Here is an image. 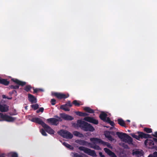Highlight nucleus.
Segmentation results:
<instances>
[{"label":"nucleus","instance_id":"obj_17","mask_svg":"<svg viewBox=\"0 0 157 157\" xmlns=\"http://www.w3.org/2000/svg\"><path fill=\"white\" fill-rule=\"evenodd\" d=\"M76 142L77 143L83 145H89L91 144V143L88 142L86 141L80 140H76Z\"/></svg>","mask_w":157,"mask_h":157},{"label":"nucleus","instance_id":"obj_20","mask_svg":"<svg viewBox=\"0 0 157 157\" xmlns=\"http://www.w3.org/2000/svg\"><path fill=\"white\" fill-rule=\"evenodd\" d=\"M117 122L118 124L120 126L122 127H124L125 128L127 127V126L126 125L124 121L122 118H120L118 119Z\"/></svg>","mask_w":157,"mask_h":157},{"label":"nucleus","instance_id":"obj_49","mask_svg":"<svg viewBox=\"0 0 157 157\" xmlns=\"http://www.w3.org/2000/svg\"><path fill=\"white\" fill-rule=\"evenodd\" d=\"M154 157H157V151H155L154 153Z\"/></svg>","mask_w":157,"mask_h":157},{"label":"nucleus","instance_id":"obj_39","mask_svg":"<svg viewBox=\"0 0 157 157\" xmlns=\"http://www.w3.org/2000/svg\"><path fill=\"white\" fill-rule=\"evenodd\" d=\"M79 134L80 132L77 131H75L73 132V134L74 135L77 136H79Z\"/></svg>","mask_w":157,"mask_h":157},{"label":"nucleus","instance_id":"obj_9","mask_svg":"<svg viewBox=\"0 0 157 157\" xmlns=\"http://www.w3.org/2000/svg\"><path fill=\"white\" fill-rule=\"evenodd\" d=\"M1 117L3 120L8 122H13L14 121L16 118L13 117L8 115L1 114Z\"/></svg>","mask_w":157,"mask_h":157},{"label":"nucleus","instance_id":"obj_40","mask_svg":"<svg viewBox=\"0 0 157 157\" xmlns=\"http://www.w3.org/2000/svg\"><path fill=\"white\" fill-rule=\"evenodd\" d=\"M111 157H117L116 154L113 152L112 151L110 154L109 155Z\"/></svg>","mask_w":157,"mask_h":157},{"label":"nucleus","instance_id":"obj_3","mask_svg":"<svg viewBox=\"0 0 157 157\" xmlns=\"http://www.w3.org/2000/svg\"><path fill=\"white\" fill-rule=\"evenodd\" d=\"M137 133L138 134V136L135 135L134 133H132L131 134L132 136L137 140H139L140 138H151V136L150 135L145 133L142 132H138Z\"/></svg>","mask_w":157,"mask_h":157},{"label":"nucleus","instance_id":"obj_16","mask_svg":"<svg viewBox=\"0 0 157 157\" xmlns=\"http://www.w3.org/2000/svg\"><path fill=\"white\" fill-rule=\"evenodd\" d=\"M28 98L29 101L32 104L36 103L37 102L36 99L35 97L30 94H28Z\"/></svg>","mask_w":157,"mask_h":157},{"label":"nucleus","instance_id":"obj_58","mask_svg":"<svg viewBox=\"0 0 157 157\" xmlns=\"http://www.w3.org/2000/svg\"><path fill=\"white\" fill-rule=\"evenodd\" d=\"M128 132H130V130H128Z\"/></svg>","mask_w":157,"mask_h":157},{"label":"nucleus","instance_id":"obj_53","mask_svg":"<svg viewBox=\"0 0 157 157\" xmlns=\"http://www.w3.org/2000/svg\"><path fill=\"white\" fill-rule=\"evenodd\" d=\"M39 91H44V90L43 89H39Z\"/></svg>","mask_w":157,"mask_h":157},{"label":"nucleus","instance_id":"obj_50","mask_svg":"<svg viewBox=\"0 0 157 157\" xmlns=\"http://www.w3.org/2000/svg\"><path fill=\"white\" fill-rule=\"evenodd\" d=\"M0 157H5V154L3 153L0 154Z\"/></svg>","mask_w":157,"mask_h":157},{"label":"nucleus","instance_id":"obj_54","mask_svg":"<svg viewBox=\"0 0 157 157\" xmlns=\"http://www.w3.org/2000/svg\"><path fill=\"white\" fill-rule=\"evenodd\" d=\"M148 157H154V155L153 156L151 154H150L149 155V156H148Z\"/></svg>","mask_w":157,"mask_h":157},{"label":"nucleus","instance_id":"obj_19","mask_svg":"<svg viewBox=\"0 0 157 157\" xmlns=\"http://www.w3.org/2000/svg\"><path fill=\"white\" fill-rule=\"evenodd\" d=\"M132 154L133 155L136 156H142L143 155V152L142 151H139L138 150H133Z\"/></svg>","mask_w":157,"mask_h":157},{"label":"nucleus","instance_id":"obj_14","mask_svg":"<svg viewBox=\"0 0 157 157\" xmlns=\"http://www.w3.org/2000/svg\"><path fill=\"white\" fill-rule=\"evenodd\" d=\"M153 138H152L153 140L148 139L145 140L144 141L145 145L147 146L148 144L149 145V148H153L154 147V141L153 139Z\"/></svg>","mask_w":157,"mask_h":157},{"label":"nucleus","instance_id":"obj_24","mask_svg":"<svg viewBox=\"0 0 157 157\" xmlns=\"http://www.w3.org/2000/svg\"><path fill=\"white\" fill-rule=\"evenodd\" d=\"M72 104L74 105L75 106H79L80 105H82L83 103L77 100H75L73 101Z\"/></svg>","mask_w":157,"mask_h":157},{"label":"nucleus","instance_id":"obj_26","mask_svg":"<svg viewBox=\"0 0 157 157\" xmlns=\"http://www.w3.org/2000/svg\"><path fill=\"white\" fill-rule=\"evenodd\" d=\"M76 114L79 116L81 117H88V115H89V114L87 113H83L81 112H76Z\"/></svg>","mask_w":157,"mask_h":157},{"label":"nucleus","instance_id":"obj_47","mask_svg":"<svg viewBox=\"0 0 157 157\" xmlns=\"http://www.w3.org/2000/svg\"><path fill=\"white\" fill-rule=\"evenodd\" d=\"M99 155L101 157H105V155H104L102 154V153L101 152H99Z\"/></svg>","mask_w":157,"mask_h":157},{"label":"nucleus","instance_id":"obj_46","mask_svg":"<svg viewBox=\"0 0 157 157\" xmlns=\"http://www.w3.org/2000/svg\"><path fill=\"white\" fill-rule=\"evenodd\" d=\"M153 137L157 138V132H155L154 133V134H152Z\"/></svg>","mask_w":157,"mask_h":157},{"label":"nucleus","instance_id":"obj_7","mask_svg":"<svg viewBox=\"0 0 157 157\" xmlns=\"http://www.w3.org/2000/svg\"><path fill=\"white\" fill-rule=\"evenodd\" d=\"M90 140L91 142H93L94 144L96 143L101 144L104 146H106L109 148H112V147L110 144L108 142H104L100 139L96 138H91L90 139Z\"/></svg>","mask_w":157,"mask_h":157},{"label":"nucleus","instance_id":"obj_10","mask_svg":"<svg viewBox=\"0 0 157 157\" xmlns=\"http://www.w3.org/2000/svg\"><path fill=\"white\" fill-rule=\"evenodd\" d=\"M83 120L88 122L93 123L95 124H97L98 123V120L94 119L93 117H85L84 118Z\"/></svg>","mask_w":157,"mask_h":157},{"label":"nucleus","instance_id":"obj_57","mask_svg":"<svg viewBox=\"0 0 157 157\" xmlns=\"http://www.w3.org/2000/svg\"><path fill=\"white\" fill-rule=\"evenodd\" d=\"M105 127H107V126H105Z\"/></svg>","mask_w":157,"mask_h":157},{"label":"nucleus","instance_id":"obj_1","mask_svg":"<svg viewBox=\"0 0 157 157\" xmlns=\"http://www.w3.org/2000/svg\"><path fill=\"white\" fill-rule=\"evenodd\" d=\"M77 124L78 127L85 131L93 132L95 130L93 127L90 124L82 120H78Z\"/></svg>","mask_w":157,"mask_h":157},{"label":"nucleus","instance_id":"obj_51","mask_svg":"<svg viewBox=\"0 0 157 157\" xmlns=\"http://www.w3.org/2000/svg\"><path fill=\"white\" fill-rule=\"evenodd\" d=\"M153 139L155 143H157V139L155 138H153Z\"/></svg>","mask_w":157,"mask_h":157},{"label":"nucleus","instance_id":"obj_33","mask_svg":"<svg viewBox=\"0 0 157 157\" xmlns=\"http://www.w3.org/2000/svg\"><path fill=\"white\" fill-rule=\"evenodd\" d=\"M104 150L105 152L108 155H109V154H110L111 152L112 151L110 150L109 149L107 148H105L104 149Z\"/></svg>","mask_w":157,"mask_h":157},{"label":"nucleus","instance_id":"obj_34","mask_svg":"<svg viewBox=\"0 0 157 157\" xmlns=\"http://www.w3.org/2000/svg\"><path fill=\"white\" fill-rule=\"evenodd\" d=\"M64 105L67 107L69 106L70 107H71L72 106V104L71 103L70 101H68L67 103Z\"/></svg>","mask_w":157,"mask_h":157},{"label":"nucleus","instance_id":"obj_22","mask_svg":"<svg viewBox=\"0 0 157 157\" xmlns=\"http://www.w3.org/2000/svg\"><path fill=\"white\" fill-rule=\"evenodd\" d=\"M92 142L93 143V144L91 143V144L89 145L90 147L97 150H101V148L99 146L96 145V144H97V143H96L94 144L93 142Z\"/></svg>","mask_w":157,"mask_h":157},{"label":"nucleus","instance_id":"obj_37","mask_svg":"<svg viewBox=\"0 0 157 157\" xmlns=\"http://www.w3.org/2000/svg\"><path fill=\"white\" fill-rule=\"evenodd\" d=\"M44 111V109L43 107H41L39 108L38 110L36 111L37 113H39L40 112L43 113Z\"/></svg>","mask_w":157,"mask_h":157},{"label":"nucleus","instance_id":"obj_4","mask_svg":"<svg viewBox=\"0 0 157 157\" xmlns=\"http://www.w3.org/2000/svg\"><path fill=\"white\" fill-rule=\"evenodd\" d=\"M78 149L80 151H83L85 153L90 156L93 157H96L97 156L95 151L94 150H92L89 148L82 146L79 147Z\"/></svg>","mask_w":157,"mask_h":157},{"label":"nucleus","instance_id":"obj_12","mask_svg":"<svg viewBox=\"0 0 157 157\" xmlns=\"http://www.w3.org/2000/svg\"><path fill=\"white\" fill-rule=\"evenodd\" d=\"M31 121L41 125L43 127L46 124L41 119L38 117L33 118L31 119Z\"/></svg>","mask_w":157,"mask_h":157},{"label":"nucleus","instance_id":"obj_56","mask_svg":"<svg viewBox=\"0 0 157 157\" xmlns=\"http://www.w3.org/2000/svg\"><path fill=\"white\" fill-rule=\"evenodd\" d=\"M126 121H127V122H130V120H127Z\"/></svg>","mask_w":157,"mask_h":157},{"label":"nucleus","instance_id":"obj_27","mask_svg":"<svg viewBox=\"0 0 157 157\" xmlns=\"http://www.w3.org/2000/svg\"><path fill=\"white\" fill-rule=\"evenodd\" d=\"M63 144L64 146L70 149L73 150L74 149L73 146L65 142L63 143Z\"/></svg>","mask_w":157,"mask_h":157},{"label":"nucleus","instance_id":"obj_55","mask_svg":"<svg viewBox=\"0 0 157 157\" xmlns=\"http://www.w3.org/2000/svg\"><path fill=\"white\" fill-rule=\"evenodd\" d=\"M6 98L7 99H8L11 100L12 99V97L9 98V97H7Z\"/></svg>","mask_w":157,"mask_h":157},{"label":"nucleus","instance_id":"obj_29","mask_svg":"<svg viewBox=\"0 0 157 157\" xmlns=\"http://www.w3.org/2000/svg\"><path fill=\"white\" fill-rule=\"evenodd\" d=\"M32 88V87L30 85H26L24 88V89L27 92H29Z\"/></svg>","mask_w":157,"mask_h":157},{"label":"nucleus","instance_id":"obj_30","mask_svg":"<svg viewBox=\"0 0 157 157\" xmlns=\"http://www.w3.org/2000/svg\"><path fill=\"white\" fill-rule=\"evenodd\" d=\"M60 108L66 111H69L70 110V109L68 108L67 107L64 105H61L60 107Z\"/></svg>","mask_w":157,"mask_h":157},{"label":"nucleus","instance_id":"obj_11","mask_svg":"<svg viewBox=\"0 0 157 157\" xmlns=\"http://www.w3.org/2000/svg\"><path fill=\"white\" fill-rule=\"evenodd\" d=\"M53 95L59 99H65L69 97V94H65L59 93H54Z\"/></svg>","mask_w":157,"mask_h":157},{"label":"nucleus","instance_id":"obj_25","mask_svg":"<svg viewBox=\"0 0 157 157\" xmlns=\"http://www.w3.org/2000/svg\"><path fill=\"white\" fill-rule=\"evenodd\" d=\"M10 83V82L7 79L3 78L0 79V83L5 86L8 85Z\"/></svg>","mask_w":157,"mask_h":157},{"label":"nucleus","instance_id":"obj_52","mask_svg":"<svg viewBox=\"0 0 157 157\" xmlns=\"http://www.w3.org/2000/svg\"><path fill=\"white\" fill-rule=\"evenodd\" d=\"M2 97L3 98H6L7 97L5 95H2Z\"/></svg>","mask_w":157,"mask_h":157},{"label":"nucleus","instance_id":"obj_18","mask_svg":"<svg viewBox=\"0 0 157 157\" xmlns=\"http://www.w3.org/2000/svg\"><path fill=\"white\" fill-rule=\"evenodd\" d=\"M8 106L6 105L0 104V111L2 112H6L8 111Z\"/></svg>","mask_w":157,"mask_h":157},{"label":"nucleus","instance_id":"obj_45","mask_svg":"<svg viewBox=\"0 0 157 157\" xmlns=\"http://www.w3.org/2000/svg\"><path fill=\"white\" fill-rule=\"evenodd\" d=\"M15 93L16 94H17V91L15 90H13L12 91L10 92L9 94H14Z\"/></svg>","mask_w":157,"mask_h":157},{"label":"nucleus","instance_id":"obj_21","mask_svg":"<svg viewBox=\"0 0 157 157\" xmlns=\"http://www.w3.org/2000/svg\"><path fill=\"white\" fill-rule=\"evenodd\" d=\"M107 116V114L106 113L104 112H102L100 114L99 117L101 120L104 121H105V119L106 118Z\"/></svg>","mask_w":157,"mask_h":157},{"label":"nucleus","instance_id":"obj_38","mask_svg":"<svg viewBox=\"0 0 157 157\" xmlns=\"http://www.w3.org/2000/svg\"><path fill=\"white\" fill-rule=\"evenodd\" d=\"M50 102L52 105H54L56 104V100L54 99H52L51 100Z\"/></svg>","mask_w":157,"mask_h":157},{"label":"nucleus","instance_id":"obj_36","mask_svg":"<svg viewBox=\"0 0 157 157\" xmlns=\"http://www.w3.org/2000/svg\"><path fill=\"white\" fill-rule=\"evenodd\" d=\"M11 157H18L17 154L15 152H12L11 153Z\"/></svg>","mask_w":157,"mask_h":157},{"label":"nucleus","instance_id":"obj_44","mask_svg":"<svg viewBox=\"0 0 157 157\" xmlns=\"http://www.w3.org/2000/svg\"><path fill=\"white\" fill-rule=\"evenodd\" d=\"M109 124H110V125L112 126H114V122L113 121H110L109 123Z\"/></svg>","mask_w":157,"mask_h":157},{"label":"nucleus","instance_id":"obj_23","mask_svg":"<svg viewBox=\"0 0 157 157\" xmlns=\"http://www.w3.org/2000/svg\"><path fill=\"white\" fill-rule=\"evenodd\" d=\"M83 109L86 112L90 113H93L94 112V110L89 107H85L83 108Z\"/></svg>","mask_w":157,"mask_h":157},{"label":"nucleus","instance_id":"obj_15","mask_svg":"<svg viewBox=\"0 0 157 157\" xmlns=\"http://www.w3.org/2000/svg\"><path fill=\"white\" fill-rule=\"evenodd\" d=\"M45 130L48 133L50 134H54L55 133L54 131L52 129L50 126L46 124L43 127Z\"/></svg>","mask_w":157,"mask_h":157},{"label":"nucleus","instance_id":"obj_5","mask_svg":"<svg viewBox=\"0 0 157 157\" xmlns=\"http://www.w3.org/2000/svg\"><path fill=\"white\" fill-rule=\"evenodd\" d=\"M11 80L18 85H11L10 86V87L11 89L15 90L18 89L19 88V86H22L26 84V82H25L20 81L17 79L12 78Z\"/></svg>","mask_w":157,"mask_h":157},{"label":"nucleus","instance_id":"obj_43","mask_svg":"<svg viewBox=\"0 0 157 157\" xmlns=\"http://www.w3.org/2000/svg\"><path fill=\"white\" fill-rule=\"evenodd\" d=\"M33 90V93L34 94L37 93L39 91V89H38V88L35 89L34 88Z\"/></svg>","mask_w":157,"mask_h":157},{"label":"nucleus","instance_id":"obj_2","mask_svg":"<svg viewBox=\"0 0 157 157\" xmlns=\"http://www.w3.org/2000/svg\"><path fill=\"white\" fill-rule=\"evenodd\" d=\"M116 135L121 140L129 144H132V138L127 134L122 132H117Z\"/></svg>","mask_w":157,"mask_h":157},{"label":"nucleus","instance_id":"obj_28","mask_svg":"<svg viewBox=\"0 0 157 157\" xmlns=\"http://www.w3.org/2000/svg\"><path fill=\"white\" fill-rule=\"evenodd\" d=\"M110 134L112 135H114V132H110L109 131H106L104 132L105 136L106 138H108L109 136H110Z\"/></svg>","mask_w":157,"mask_h":157},{"label":"nucleus","instance_id":"obj_8","mask_svg":"<svg viewBox=\"0 0 157 157\" xmlns=\"http://www.w3.org/2000/svg\"><path fill=\"white\" fill-rule=\"evenodd\" d=\"M58 133L63 138L66 139H71L73 137V135L68 131L61 129L58 132Z\"/></svg>","mask_w":157,"mask_h":157},{"label":"nucleus","instance_id":"obj_31","mask_svg":"<svg viewBox=\"0 0 157 157\" xmlns=\"http://www.w3.org/2000/svg\"><path fill=\"white\" fill-rule=\"evenodd\" d=\"M144 130L147 133H150L152 132V130L151 128H144Z\"/></svg>","mask_w":157,"mask_h":157},{"label":"nucleus","instance_id":"obj_32","mask_svg":"<svg viewBox=\"0 0 157 157\" xmlns=\"http://www.w3.org/2000/svg\"><path fill=\"white\" fill-rule=\"evenodd\" d=\"M31 106L32 108L34 110H36L39 108V105L37 104L32 105Z\"/></svg>","mask_w":157,"mask_h":157},{"label":"nucleus","instance_id":"obj_6","mask_svg":"<svg viewBox=\"0 0 157 157\" xmlns=\"http://www.w3.org/2000/svg\"><path fill=\"white\" fill-rule=\"evenodd\" d=\"M55 118H52L48 119L47 121L48 123H50L52 125L57 126L59 124V122H61L62 121V118L57 115L54 116Z\"/></svg>","mask_w":157,"mask_h":157},{"label":"nucleus","instance_id":"obj_13","mask_svg":"<svg viewBox=\"0 0 157 157\" xmlns=\"http://www.w3.org/2000/svg\"><path fill=\"white\" fill-rule=\"evenodd\" d=\"M59 115L60 116V117L65 120L71 121L74 119L72 116L67 114L65 113H61Z\"/></svg>","mask_w":157,"mask_h":157},{"label":"nucleus","instance_id":"obj_48","mask_svg":"<svg viewBox=\"0 0 157 157\" xmlns=\"http://www.w3.org/2000/svg\"><path fill=\"white\" fill-rule=\"evenodd\" d=\"M78 136L80 137H83V135L82 134L80 133V134H79V136Z\"/></svg>","mask_w":157,"mask_h":157},{"label":"nucleus","instance_id":"obj_35","mask_svg":"<svg viewBox=\"0 0 157 157\" xmlns=\"http://www.w3.org/2000/svg\"><path fill=\"white\" fill-rule=\"evenodd\" d=\"M40 132L41 134L44 136H47V134L46 132L43 129H41L40 130Z\"/></svg>","mask_w":157,"mask_h":157},{"label":"nucleus","instance_id":"obj_42","mask_svg":"<svg viewBox=\"0 0 157 157\" xmlns=\"http://www.w3.org/2000/svg\"><path fill=\"white\" fill-rule=\"evenodd\" d=\"M111 121L110 118L109 117H106L105 119V121H103L105 122H107L109 123Z\"/></svg>","mask_w":157,"mask_h":157},{"label":"nucleus","instance_id":"obj_41","mask_svg":"<svg viewBox=\"0 0 157 157\" xmlns=\"http://www.w3.org/2000/svg\"><path fill=\"white\" fill-rule=\"evenodd\" d=\"M107 138L110 141H112L114 140V139L110 135Z\"/></svg>","mask_w":157,"mask_h":157}]
</instances>
